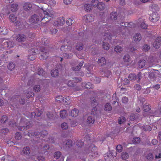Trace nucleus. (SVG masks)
I'll use <instances>...</instances> for the list:
<instances>
[{
	"mask_svg": "<svg viewBox=\"0 0 161 161\" xmlns=\"http://www.w3.org/2000/svg\"><path fill=\"white\" fill-rule=\"evenodd\" d=\"M126 121L125 118L123 116L120 117L118 119V123L119 124H121L124 123Z\"/></svg>",
	"mask_w": 161,
	"mask_h": 161,
	"instance_id": "48",
	"label": "nucleus"
},
{
	"mask_svg": "<svg viewBox=\"0 0 161 161\" xmlns=\"http://www.w3.org/2000/svg\"><path fill=\"white\" fill-rule=\"evenodd\" d=\"M154 60L155 59L153 56H149L148 57L147 61L149 64V67H151L153 65Z\"/></svg>",
	"mask_w": 161,
	"mask_h": 161,
	"instance_id": "25",
	"label": "nucleus"
},
{
	"mask_svg": "<svg viewBox=\"0 0 161 161\" xmlns=\"http://www.w3.org/2000/svg\"><path fill=\"white\" fill-rule=\"evenodd\" d=\"M67 85L69 87H74L76 85V83L74 82L73 80H69L67 84Z\"/></svg>",
	"mask_w": 161,
	"mask_h": 161,
	"instance_id": "47",
	"label": "nucleus"
},
{
	"mask_svg": "<svg viewBox=\"0 0 161 161\" xmlns=\"http://www.w3.org/2000/svg\"><path fill=\"white\" fill-rule=\"evenodd\" d=\"M26 37L23 34H18L17 36L16 40L19 42H24L26 41Z\"/></svg>",
	"mask_w": 161,
	"mask_h": 161,
	"instance_id": "10",
	"label": "nucleus"
},
{
	"mask_svg": "<svg viewBox=\"0 0 161 161\" xmlns=\"http://www.w3.org/2000/svg\"><path fill=\"white\" fill-rule=\"evenodd\" d=\"M141 35L138 34H135L133 36L134 40L136 42H139L141 39Z\"/></svg>",
	"mask_w": 161,
	"mask_h": 161,
	"instance_id": "29",
	"label": "nucleus"
},
{
	"mask_svg": "<svg viewBox=\"0 0 161 161\" xmlns=\"http://www.w3.org/2000/svg\"><path fill=\"white\" fill-rule=\"evenodd\" d=\"M37 71V74L42 76H44L46 73L45 72L42 68L39 67H38Z\"/></svg>",
	"mask_w": 161,
	"mask_h": 161,
	"instance_id": "23",
	"label": "nucleus"
},
{
	"mask_svg": "<svg viewBox=\"0 0 161 161\" xmlns=\"http://www.w3.org/2000/svg\"><path fill=\"white\" fill-rule=\"evenodd\" d=\"M140 73H138L136 75L134 74H130L129 76V79L132 81L136 80L137 81H139L140 80Z\"/></svg>",
	"mask_w": 161,
	"mask_h": 161,
	"instance_id": "7",
	"label": "nucleus"
},
{
	"mask_svg": "<svg viewBox=\"0 0 161 161\" xmlns=\"http://www.w3.org/2000/svg\"><path fill=\"white\" fill-rule=\"evenodd\" d=\"M15 67V64L13 62L9 63L7 65L8 69L10 70H12L14 69Z\"/></svg>",
	"mask_w": 161,
	"mask_h": 161,
	"instance_id": "34",
	"label": "nucleus"
},
{
	"mask_svg": "<svg viewBox=\"0 0 161 161\" xmlns=\"http://www.w3.org/2000/svg\"><path fill=\"white\" fill-rule=\"evenodd\" d=\"M153 154L151 153H148L146 156L147 159L149 160L153 159Z\"/></svg>",
	"mask_w": 161,
	"mask_h": 161,
	"instance_id": "61",
	"label": "nucleus"
},
{
	"mask_svg": "<svg viewBox=\"0 0 161 161\" xmlns=\"http://www.w3.org/2000/svg\"><path fill=\"white\" fill-rule=\"evenodd\" d=\"M105 7V5L104 3L102 2H99L97 8L100 10H103Z\"/></svg>",
	"mask_w": 161,
	"mask_h": 161,
	"instance_id": "36",
	"label": "nucleus"
},
{
	"mask_svg": "<svg viewBox=\"0 0 161 161\" xmlns=\"http://www.w3.org/2000/svg\"><path fill=\"white\" fill-rule=\"evenodd\" d=\"M90 101L91 102L92 105L93 107L94 106H97L99 104V102L98 101L96 100L94 97H91Z\"/></svg>",
	"mask_w": 161,
	"mask_h": 161,
	"instance_id": "20",
	"label": "nucleus"
},
{
	"mask_svg": "<svg viewBox=\"0 0 161 161\" xmlns=\"http://www.w3.org/2000/svg\"><path fill=\"white\" fill-rule=\"evenodd\" d=\"M103 48L106 50H108L109 49V45L108 43L105 42L104 40L103 41Z\"/></svg>",
	"mask_w": 161,
	"mask_h": 161,
	"instance_id": "33",
	"label": "nucleus"
},
{
	"mask_svg": "<svg viewBox=\"0 0 161 161\" xmlns=\"http://www.w3.org/2000/svg\"><path fill=\"white\" fill-rule=\"evenodd\" d=\"M104 40H106V39L107 40H110L111 39V34L109 33H104Z\"/></svg>",
	"mask_w": 161,
	"mask_h": 161,
	"instance_id": "41",
	"label": "nucleus"
},
{
	"mask_svg": "<svg viewBox=\"0 0 161 161\" xmlns=\"http://www.w3.org/2000/svg\"><path fill=\"white\" fill-rule=\"evenodd\" d=\"M112 154H111V153H107L104 155V157L105 160H108L109 158L112 159Z\"/></svg>",
	"mask_w": 161,
	"mask_h": 161,
	"instance_id": "45",
	"label": "nucleus"
},
{
	"mask_svg": "<svg viewBox=\"0 0 161 161\" xmlns=\"http://www.w3.org/2000/svg\"><path fill=\"white\" fill-rule=\"evenodd\" d=\"M104 76L108 78L111 75V71L109 70H106L104 71Z\"/></svg>",
	"mask_w": 161,
	"mask_h": 161,
	"instance_id": "62",
	"label": "nucleus"
},
{
	"mask_svg": "<svg viewBox=\"0 0 161 161\" xmlns=\"http://www.w3.org/2000/svg\"><path fill=\"white\" fill-rule=\"evenodd\" d=\"M56 100L57 102L60 103H62L64 102V100L63 99V97L61 96H59L56 98Z\"/></svg>",
	"mask_w": 161,
	"mask_h": 161,
	"instance_id": "59",
	"label": "nucleus"
},
{
	"mask_svg": "<svg viewBox=\"0 0 161 161\" xmlns=\"http://www.w3.org/2000/svg\"><path fill=\"white\" fill-rule=\"evenodd\" d=\"M114 50L116 53H118L122 51V48L120 46H117L115 47Z\"/></svg>",
	"mask_w": 161,
	"mask_h": 161,
	"instance_id": "52",
	"label": "nucleus"
},
{
	"mask_svg": "<svg viewBox=\"0 0 161 161\" xmlns=\"http://www.w3.org/2000/svg\"><path fill=\"white\" fill-rule=\"evenodd\" d=\"M156 15V14H153L152 16L149 17V19L153 22H157L159 19V18Z\"/></svg>",
	"mask_w": 161,
	"mask_h": 161,
	"instance_id": "28",
	"label": "nucleus"
},
{
	"mask_svg": "<svg viewBox=\"0 0 161 161\" xmlns=\"http://www.w3.org/2000/svg\"><path fill=\"white\" fill-rule=\"evenodd\" d=\"M61 155V153L59 151H57L54 153V157L56 159H58Z\"/></svg>",
	"mask_w": 161,
	"mask_h": 161,
	"instance_id": "54",
	"label": "nucleus"
},
{
	"mask_svg": "<svg viewBox=\"0 0 161 161\" xmlns=\"http://www.w3.org/2000/svg\"><path fill=\"white\" fill-rule=\"evenodd\" d=\"M8 132V130L7 128H4L1 130L0 133L3 135L7 134V133Z\"/></svg>",
	"mask_w": 161,
	"mask_h": 161,
	"instance_id": "50",
	"label": "nucleus"
},
{
	"mask_svg": "<svg viewBox=\"0 0 161 161\" xmlns=\"http://www.w3.org/2000/svg\"><path fill=\"white\" fill-rule=\"evenodd\" d=\"M51 76L53 77H57L59 75L58 70L57 69H54L51 71Z\"/></svg>",
	"mask_w": 161,
	"mask_h": 161,
	"instance_id": "14",
	"label": "nucleus"
},
{
	"mask_svg": "<svg viewBox=\"0 0 161 161\" xmlns=\"http://www.w3.org/2000/svg\"><path fill=\"white\" fill-rule=\"evenodd\" d=\"M60 49L63 52H69L72 49V47L71 46L62 45Z\"/></svg>",
	"mask_w": 161,
	"mask_h": 161,
	"instance_id": "13",
	"label": "nucleus"
},
{
	"mask_svg": "<svg viewBox=\"0 0 161 161\" xmlns=\"http://www.w3.org/2000/svg\"><path fill=\"white\" fill-rule=\"evenodd\" d=\"M61 127L63 130H67L68 128V126L67 123H63L62 124Z\"/></svg>",
	"mask_w": 161,
	"mask_h": 161,
	"instance_id": "64",
	"label": "nucleus"
},
{
	"mask_svg": "<svg viewBox=\"0 0 161 161\" xmlns=\"http://www.w3.org/2000/svg\"><path fill=\"white\" fill-rule=\"evenodd\" d=\"M67 112L66 110H64L61 111L60 112V117L62 118H64L67 115Z\"/></svg>",
	"mask_w": 161,
	"mask_h": 161,
	"instance_id": "32",
	"label": "nucleus"
},
{
	"mask_svg": "<svg viewBox=\"0 0 161 161\" xmlns=\"http://www.w3.org/2000/svg\"><path fill=\"white\" fill-rule=\"evenodd\" d=\"M33 125V124L31 121L25 122L22 120L20 121L19 125L17 127L19 130L23 131L29 129Z\"/></svg>",
	"mask_w": 161,
	"mask_h": 161,
	"instance_id": "2",
	"label": "nucleus"
},
{
	"mask_svg": "<svg viewBox=\"0 0 161 161\" xmlns=\"http://www.w3.org/2000/svg\"><path fill=\"white\" fill-rule=\"evenodd\" d=\"M41 89L40 86L39 85H37L34 86L33 87L34 90L36 92H39L40 91Z\"/></svg>",
	"mask_w": 161,
	"mask_h": 161,
	"instance_id": "53",
	"label": "nucleus"
},
{
	"mask_svg": "<svg viewBox=\"0 0 161 161\" xmlns=\"http://www.w3.org/2000/svg\"><path fill=\"white\" fill-rule=\"evenodd\" d=\"M92 6L90 4H86L84 6V9L87 12H90L92 10Z\"/></svg>",
	"mask_w": 161,
	"mask_h": 161,
	"instance_id": "24",
	"label": "nucleus"
},
{
	"mask_svg": "<svg viewBox=\"0 0 161 161\" xmlns=\"http://www.w3.org/2000/svg\"><path fill=\"white\" fill-rule=\"evenodd\" d=\"M8 118L6 115H3L2 116L1 119V121L2 123H6L8 120Z\"/></svg>",
	"mask_w": 161,
	"mask_h": 161,
	"instance_id": "49",
	"label": "nucleus"
},
{
	"mask_svg": "<svg viewBox=\"0 0 161 161\" xmlns=\"http://www.w3.org/2000/svg\"><path fill=\"white\" fill-rule=\"evenodd\" d=\"M99 112L98 110H97L96 106L93 107L91 112V115L96 117V118H97L99 117Z\"/></svg>",
	"mask_w": 161,
	"mask_h": 161,
	"instance_id": "9",
	"label": "nucleus"
},
{
	"mask_svg": "<svg viewBox=\"0 0 161 161\" xmlns=\"http://www.w3.org/2000/svg\"><path fill=\"white\" fill-rule=\"evenodd\" d=\"M90 149H91V152L90 153V156L93 157L95 158L98 155V153L97 151V149L95 145L93 144H91L90 145Z\"/></svg>",
	"mask_w": 161,
	"mask_h": 161,
	"instance_id": "6",
	"label": "nucleus"
},
{
	"mask_svg": "<svg viewBox=\"0 0 161 161\" xmlns=\"http://www.w3.org/2000/svg\"><path fill=\"white\" fill-rule=\"evenodd\" d=\"M150 107L151 106H150V105H147V104H145L144 105H143V110L146 112H148L149 110H150L151 109V108Z\"/></svg>",
	"mask_w": 161,
	"mask_h": 161,
	"instance_id": "31",
	"label": "nucleus"
},
{
	"mask_svg": "<svg viewBox=\"0 0 161 161\" xmlns=\"http://www.w3.org/2000/svg\"><path fill=\"white\" fill-rule=\"evenodd\" d=\"M90 146H88V147H87L84 149V153L86 154H90L91 152V149H90Z\"/></svg>",
	"mask_w": 161,
	"mask_h": 161,
	"instance_id": "63",
	"label": "nucleus"
},
{
	"mask_svg": "<svg viewBox=\"0 0 161 161\" xmlns=\"http://www.w3.org/2000/svg\"><path fill=\"white\" fill-rule=\"evenodd\" d=\"M138 114H132L130 116V120L131 121H136L138 119Z\"/></svg>",
	"mask_w": 161,
	"mask_h": 161,
	"instance_id": "19",
	"label": "nucleus"
},
{
	"mask_svg": "<svg viewBox=\"0 0 161 161\" xmlns=\"http://www.w3.org/2000/svg\"><path fill=\"white\" fill-rule=\"evenodd\" d=\"M63 99L64 100V103L66 105L69 104L70 103V97L68 96H65V97H63Z\"/></svg>",
	"mask_w": 161,
	"mask_h": 161,
	"instance_id": "43",
	"label": "nucleus"
},
{
	"mask_svg": "<svg viewBox=\"0 0 161 161\" xmlns=\"http://www.w3.org/2000/svg\"><path fill=\"white\" fill-rule=\"evenodd\" d=\"M94 67H95L93 64H90L89 66L87 69L89 72H87V74H88V75H87L90 76H91V75L92 74V73H91V72L93 70V69H94Z\"/></svg>",
	"mask_w": 161,
	"mask_h": 161,
	"instance_id": "18",
	"label": "nucleus"
},
{
	"mask_svg": "<svg viewBox=\"0 0 161 161\" xmlns=\"http://www.w3.org/2000/svg\"><path fill=\"white\" fill-rule=\"evenodd\" d=\"M32 7V5L31 4L27 3L24 4L23 8L25 11H29L31 9Z\"/></svg>",
	"mask_w": 161,
	"mask_h": 161,
	"instance_id": "21",
	"label": "nucleus"
},
{
	"mask_svg": "<svg viewBox=\"0 0 161 161\" xmlns=\"http://www.w3.org/2000/svg\"><path fill=\"white\" fill-rule=\"evenodd\" d=\"M112 109V107L109 103H107L104 106V109L106 111H109Z\"/></svg>",
	"mask_w": 161,
	"mask_h": 161,
	"instance_id": "38",
	"label": "nucleus"
},
{
	"mask_svg": "<svg viewBox=\"0 0 161 161\" xmlns=\"http://www.w3.org/2000/svg\"><path fill=\"white\" fill-rule=\"evenodd\" d=\"M142 129L145 131H150L151 130L152 128V127L150 126H143L142 127Z\"/></svg>",
	"mask_w": 161,
	"mask_h": 161,
	"instance_id": "60",
	"label": "nucleus"
},
{
	"mask_svg": "<svg viewBox=\"0 0 161 161\" xmlns=\"http://www.w3.org/2000/svg\"><path fill=\"white\" fill-rule=\"evenodd\" d=\"M18 4H11V6L9 8V11L7 12L8 14H10V11L13 12H15L17 10Z\"/></svg>",
	"mask_w": 161,
	"mask_h": 161,
	"instance_id": "11",
	"label": "nucleus"
},
{
	"mask_svg": "<svg viewBox=\"0 0 161 161\" xmlns=\"http://www.w3.org/2000/svg\"><path fill=\"white\" fill-rule=\"evenodd\" d=\"M29 53L28 55V58L31 61L34 60L35 58V56L37 54L39 53V50L36 47H34L30 49L28 51Z\"/></svg>",
	"mask_w": 161,
	"mask_h": 161,
	"instance_id": "4",
	"label": "nucleus"
},
{
	"mask_svg": "<svg viewBox=\"0 0 161 161\" xmlns=\"http://www.w3.org/2000/svg\"><path fill=\"white\" fill-rule=\"evenodd\" d=\"M57 20L60 25H62L65 23V19L63 17H59Z\"/></svg>",
	"mask_w": 161,
	"mask_h": 161,
	"instance_id": "42",
	"label": "nucleus"
},
{
	"mask_svg": "<svg viewBox=\"0 0 161 161\" xmlns=\"http://www.w3.org/2000/svg\"><path fill=\"white\" fill-rule=\"evenodd\" d=\"M117 13L116 12H112L110 15V18L113 21H115L117 19Z\"/></svg>",
	"mask_w": 161,
	"mask_h": 161,
	"instance_id": "17",
	"label": "nucleus"
},
{
	"mask_svg": "<svg viewBox=\"0 0 161 161\" xmlns=\"http://www.w3.org/2000/svg\"><path fill=\"white\" fill-rule=\"evenodd\" d=\"M121 157L123 159H126L128 158L129 155L127 153L125 152H123L121 153Z\"/></svg>",
	"mask_w": 161,
	"mask_h": 161,
	"instance_id": "40",
	"label": "nucleus"
},
{
	"mask_svg": "<svg viewBox=\"0 0 161 161\" xmlns=\"http://www.w3.org/2000/svg\"><path fill=\"white\" fill-rule=\"evenodd\" d=\"M0 41L1 46L3 48L9 49L13 46L12 42L8 39L2 38Z\"/></svg>",
	"mask_w": 161,
	"mask_h": 161,
	"instance_id": "3",
	"label": "nucleus"
},
{
	"mask_svg": "<svg viewBox=\"0 0 161 161\" xmlns=\"http://www.w3.org/2000/svg\"><path fill=\"white\" fill-rule=\"evenodd\" d=\"M161 37L158 36L155 39L153 44V46L156 49L160 47L161 45Z\"/></svg>",
	"mask_w": 161,
	"mask_h": 161,
	"instance_id": "8",
	"label": "nucleus"
},
{
	"mask_svg": "<svg viewBox=\"0 0 161 161\" xmlns=\"http://www.w3.org/2000/svg\"><path fill=\"white\" fill-rule=\"evenodd\" d=\"M132 141L133 144H138L140 142V139L139 137L134 138Z\"/></svg>",
	"mask_w": 161,
	"mask_h": 161,
	"instance_id": "58",
	"label": "nucleus"
},
{
	"mask_svg": "<svg viewBox=\"0 0 161 161\" xmlns=\"http://www.w3.org/2000/svg\"><path fill=\"white\" fill-rule=\"evenodd\" d=\"M48 134L47 131L46 130H42L40 132V136L44 137Z\"/></svg>",
	"mask_w": 161,
	"mask_h": 161,
	"instance_id": "56",
	"label": "nucleus"
},
{
	"mask_svg": "<svg viewBox=\"0 0 161 161\" xmlns=\"http://www.w3.org/2000/svg\"><path fill=\"white\" fill-rule=\"evenodd\" d=\"M65 143L67 146L69 148L71 147L73 145V142L70 140H67Z\"/></svg>",
	"mask_w": 161,
	"mask_h": 161,
	"instance_id": "46",
	"label": "nucleus"
},
{
	"mask_svg": "<svg viewBox=\"0 0 161 161\" xmlns=\"http://www.w3.org/2000/svg\"><path fill=\"white\" fill-rule=\"evenodd\" d=\"M8 30L5 27L0 28V33L1 35H6L8 34Z\"/></svg>",
	"mask_w": 161,
	"mask_h": 161,
	"instance_id": "27",
	"label": "nucleus"
},
{
	"mask_svg": "<svg viewBox=\"0 0 161 161\" xmlns=\"http://www.w3.org/2000/svg\"><path fill=\"white\" fill-rule=\"evenodd\" d=\"M146 62L145 60H140L138 62V67L140 68H142L145 65Z\"/></svg>",
	"mask_w": 161,
	"mask_h": 161,
	"instance_id": "30",
	"label": "nucleus"
},
{
	"mask_svg": "<svg viewBox=\"0 0 161 161\" xmlns=\"http://www.w3.org/2000/svg\"><path fill=\"white\" fill-rule=\"evenodd\" d=\"M98 63L101 64V65H105L106 63V61L105 58L103 57H102L100 59L98 60Z\"/></svg>",
	"mask_w": 161,
	"mask_h": 161,
	"instance_id": "39",
	"label": "nucleus"
},
{
	"mask_svg": "<svg viewBox=\"0 0 161 161\" xmlns=\"http://www.w3.org/2000/svg\"><path fill=\"white\" fill-rule=\"evenodd\" d=\"M99 1L97 0H92L91 2V3L92 6L95 7H97Z\"/></svg>",
	"mask_w": 161,
	"mask_h": 161,
	"instance_id": "55",
	"label": "nucleus"
},
{
	"mask_svg": "<svg viewBox=\"0 0 161 161\" xmlns=\"http://www.w3.org/2000/svg\"><path fill=\"white\" fill-rule=\"evenodd\" d=\"M79 113V110L76 108H74L71 110L70 115L73 117H76L78 115Z\"/></svg>",
	"mask_w": 161,
	"mask_h": 161,
	"instance_id": "15",
	"label": "nucleus"
},
{
	"mask_svg": "<svg viewBox=\"0 0 161 161\" xmlns=\"http://www.w3.org/2000/svg\"><path fill=\"white\" fill-rule=\"evenodd\" d=\"M95 118L96 117L92 115L89 116L87 119V122L90 124H93L94 123Z\"/></svg>",
	"mask_w": 161,
	"mask_h": 161,
	"instance_id": "16",
	"label": "nucleus"
},
{
	"mask_svg": "<svg viewBox=\"0 0 161 161\" xmlns=\"http://www.w3.org/2000/svg\"><path fill=\"white\" fill-rule=\"evenodd\" d=\"M34 78L33 77H31L29 80L27 84L29 86H31L33 85L34 84Z\"/></svg>",
	"mask_w": 161,
	"mask_h": 161,
	"instance_id": "35",
	"label": "nucleus"
},
{
	"mask_svg": "<svg viewBox=\"0 0 161 161\" xmlns=\"http://www.w3.org/2000/svg\"><path fill=\"white\" fill-rule=\"evenodd\" d=\"M76 48L78 51L82 50L83 49V44L81 42L77 43L76 44Z\"/></svg>",
	"mask_w": 161,
	"mask_h": 161,
	"instance_id": "37",
	"label": "nucleus"
},
{
	"mask_svg": "<svg viewBox=\"0 0 161 161\" xmlns=\"http://www.w3.org/2000/svg\"><path fill=\"white\" fill-rule=\"evenodd\" d=\"M42 113L41 110H37L36 111V113H33L32 114H34V115H36V117H40L41 116Z\"/></svg>",
	"mask_w": 161,
	"mask_h": 161,
	"instance_id": "57",
	"label": "nucleus"
},
{
	"mask_svg": "<svg viewBox=\"0 0 161 161\" xmlns=\"http://www.w3.org/2000/svg\"><path fill=\"white\" fill-rule=\"evenodd\" d=\"M64 58L67 59H70L72 58L73 56V54L72 53H64Z\"/></svg>",
	"mask_w": 161,
	"mask_h": 161,
	"instance_id": "51",
	"label": "nucleus"
},
{
	"mask_svg": "<svg viewBox=\"0 0 161 161\" xmlns=\"http://www.w3.org/2000/svg\"><path fill=\"white\" fill-rule=\"evenodd\" d=\"M40 14L42 15V18L41 20V24L43 26H44L54 17V13L52 11H50L49 9L46 10Z\"/></svg>",
	"mask_w": 161,
	"mask_h": 161,
	"instance_id": "1",
	"label": "nucleus"
},
{
	"mask_svg": "<svg viewBox=\"0 0 161 161\" xmlns=\"http://www.w3.org/2000/svg\"><path fill=\"white\" fill-rule=\"evenodd\" d=\"M9 18L10 21L13 22L16 20L17 17L14 14H11L9 16Z\"/></svg>",
	"mask_w": 161,
	"mask_h": 161,
	"instance_id": "44",
	"label": "nucleus"
},
{
	"mask_svg": "<svg viewBox=\"0 0 161 161\" xmlns=\"http://www.w3.org/2000/svg\"><path fill=\"white\" fill-rule=\"evenodd\" d=\"M37 12V14H35L31 16V20L32 23L36 24L40 21L41 22L42 15L38 12Z\"/></svg>",
	"mask_w": 161,
	"mask_h": 161,
	"instance_id": "5",
	"label": "nucleus"
},
{
	"mask_svg": "<svg viewBox=\"0 0 161 161\" xmlns=\"http://www.w3.org/2000/svg\"><path fill=\"white\" fill-rule=\"evenodd\" d=\"M48 7V5L46 3H43L42 5H41L39 7V9L37 11V12H38L40 13H42L46 10H48L47 9V8Z\"/></svg>",
	"mask_w": 161,
	"mask_h": 161,
	"instance_id": "12",
	"label": "nucleus"
},
{
	"mask_svg": "<svg viewBox=\"0 0 161 161\" xmlns=\"http://www.w3.org/2000/svg\"><path fill=\"white\" fill-rule=\"evenodd\" d=\"M22 152L24 154L28 155L30 153L31 150L29 147H26L23 148Z\"/></svg>",
	"mask_w": 161,
	"mask_h": 161,
	"instance_id": "22",
	"label": "nucleus"
},
{
	"mask_svg": "<svg viewBox=\"0 0 161 161\" xmlns=\"http://www.w3.org/2000/svg\"><path fill=\"white\" fill-rule=\"evenodd\" d=\"M48 51L43 52V53H42L41 56L40 58L41 59H46L48 57Z\"/></svg>",
	"mask_w": 161,
	"mask_h": 161,
	"instance_id": "26",
	"label": "nucleus"
}]
</instances>
